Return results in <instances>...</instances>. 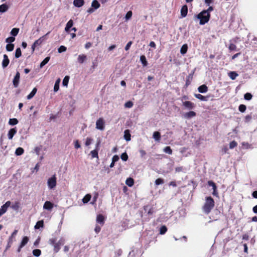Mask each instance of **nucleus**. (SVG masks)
<instances>
[{"label": "nucleus", "instance_id": "473e14b6", "mask_svg": "<svg viewBox=\"0 0 257 257\" xmlns=\"http://www.w3.org/2000/svg\"><path fill=\"white\" fill-rule=\"evenodd\" d=\"M50 57H46L44 60L43 61L40 63V67L41 68H42L44 66H45L46 64H47L48 63V62L50 60Z\"/></svg>", "mask_w": 257, "mask_h": 257}, {"label": "nucleus", "instance_id": "a19ab883", "mask_svg": "<svg viewBox=\"0 0 257 257\" xmlns=\"http://www.w3.org/2000/svg\"><path fill=\"white\" fill-rule=\"evenodd\" d=\"M19 32V28H13L11 31V34L13 36H16Z\"/></svg>", "mask_w": 257, "mask_h": 257}, {"label": "nucleus", "instance_id": "338daca9", "mask_svg": "<svg viewBox=\"0 0 257 257\" xmlns=\"http://www.w3.org/2000/svg\"><path fill=\"white\" fill-rule=\"evenodd\" d=\"M74 147L76 149H78V148H80L81 147V146L79 144V141L78 140H76L75 142H74Z\"/></svg>", "mask_w": 257, "mask_h": 257}, {"label": "nucleus", "instance_id": "f3484780", "mask_svg": "<svg viewBox=\"0 0 257 257\" xmlns=\"http://www.w3.org/2000/svg\"><path fill=\"white\" fill-rule=\"evenodd\" d=\"M194 96L202 101H208L209 95L203 96L200 94H195Z\"/></svg>", "mask_w": 257, "mask_h": 257}, {"label": "nucleus", "instance_id": "7c9ffc66", "mask_svg": "<svg viewBox=\"0 0 257 257\" xmlns=\"http://www.w3.org/2000/svg\"><path fill=\"white\" fill-rule=\"evenodd\" d=\"M100 6V4L96 0H94L92 2L91 7H93L94 9H98Z\"/></svg>", "mask_w": 257, "mask_h": 257}, {"label": "nucleus", "instance_id": "a878e982", "mask_svg": "<svg viewBox=\"0 0 257 257\" xmlns=\"http://www.w3.org/2000/svg\"><path fill=\"white\" fill-rule=\"evenodd\" d=\"M98 149H95L94 150H92L90 152V155L91 156L92 158H97L98 159Z\"/></svg>", "mask_w": 257, "mask_h": 257}, {"label": "nucleus", "instance_id": "13d9d810", "mask_svg": "<svg viewBox=\"0 0 257 257\" xmlns=\"http://www.w3.org/2000/svg\"><path fill=\"white\" fill-rule=\"evenodd\" d=\"M133 106V103L131 101H127L124 104V106L126 108H131Z\"/></svg>", "mask_w": 257, "mask_h": 257}, {"label": "nucleus", "instance_id": "de8ad7c7", "mask_svg": "<svg viewBox=\"0 0 257 257\" xmlns=\"http://www.w3.org/2000/svg\"><path fill=\"white\" fill-rule=\"evenodd\" d=\"M246 109V107L244 104H240L238 107V110L241 112H244Z\"/></svg>", "mask_w": 257, "mask_h": 257}, {"label": "nucleus", "instance_id": "7ed1b4c3", "mask_svg": "<svg viewBox=\"0 0 257 257\" xmlns=\"http://www.w3.org/2000/svg\"><path fill=\"white\" fill-rule=\"evenodd\" d=\"M210 16V14H207L202 11L196 15V17L200 20L199 24L200 25H203L209 21Z\"/></svg>", "mask_w": 257, "mask_h": 257}, {"label": "nucleus", "instance_id": "0eeeda50", "mask_svg": "<svg viewBox=\"0 0 257 257\" xmlns=\"http://www.w3.org/2000/svg\"><path fill=\"white\" fill-rule=\"evenodd\" d=\"M18 230H15L12 233L11 235L9 237L8 239V242L7 245L6 246V249H8L11 246L13 243V239L15 237V236L17 234Z\"/></svg>", "mask_w": 257, "mask_h": 257}, {"label": "nucleus", "instance_id": "f704fd0d", "mask_svg": "<svg viewBox=\"0 0 257 257\" xmlns=\"http://www.w3.org/2000/svg\"><path fill=\"white\" fill-rule=\"evenodd\" d=\"M126 184L129 187H132L134 184V180L133 178H129L126 180Z\"/></svg>", "mask_w": 257, "mask_h": 257}, {"label": "nucleus", "instance_id": "1a4fd4ad", "mask_svg": "<svg viewBox=\"0 0 257 257\" xmlns=\"http://www.w3.org/2000/svg\"><path fill=\"white\" fill-rule=\"evenodd\" d=\"M96 221L97 223H99L101 226H102L104 224L105 222L104 216L101 214L97 215Z\"/></svg>", "mask_w": 257, "mask_h": 257}, {"label": "nucleus", "instance_id": "864d4df0", "mask_svg": "<svg viewBox=\"0 0 257 257\" xmlns=\"http://www.w3.org/2000/svg\"><path fill=\"white\" fill-rule=\"evenodd\" d=\"M132 15L133 13L131 11L127 12L125 16V19H126V20L130 19L132 17Z\"/></svg>", "mask_w": 257, "mask_h": 257}, {"label": "nucleus", "instance_id": "052dcab7", "mask_svg": "<svg viewBox=\"0 0 257 257\" xmlns=\"http://www.w3.org/2000/svg\"><path fill=\"white\" fill-rule=\"evenodd\" d=\"M207 184L209 186H211L212 187L213 190L214 189L215 187H217L215 183L212 181H208L207 182Z\"/></svg>", "mask_w": 257, "mask_h": 257}, {"label": "nucleus", "instance_id": "c756f323", "mask_svg": "<svg viewBox=\"0 0 257 257\" xmlns=\"http://www.w3.org/2000/svg\"><path fill=\"white\" fill-rule=\"evenodd\" d=\"M29 238L27 236H24L20 243V247L24 246L28 242Z\"/></svg>", "mask_w": 257, "mask_h": 257}, {"label": "nucleus", "instance_id": "774afa93", "mask_svg": "<svg viewBox=\"0 0 257 257\" xmlns=\"http://www.w3.org/2000/svg\"><path fill=\"white\" fill-rule=\"evenodd\" d=\"M73 25V21L72 20H70L67 23L66 26L69 28H71Z\"/></svg>", "mask_w": 257, "mask_h": 257}, {"label": "nucleus", "instance_id": "ea45409f", "mask_svg": "<svg viewBox=\"0 0 257 257\" xmlns=\"http://www.w3.org/2000/svg\"><path fill=\"white\" fill-rule=\"evenodd\" d=\"M14 46H15L14 44H12V43L8 44L6 45V47L7 51H8L9 52L12 51L14 49Z\"/></svg>", "mask_w": 257, "mask_h": 257}, {"label": "nucleus", "instance_id": "9b49d317", "mask_svg": "<svg viewBox=\"0 0 257 257\" xmlns=\"http://www.w3.org/2000/svg\"><path fill=\"white\" fill-rule=\"evenodd\" d=\"M196 115V113L193 111H190L184 114L183 116L186 119H190L192 117H195Z\"/></svg>", "mask_w": 257, "mask_h": 257}, {"label": "nucleus", "instance_id": "c85d7f7f", "mask_svg": "<svg viewBox=\"0 0 257 257\" xmlns=\"http://www.w3.org/2000/svg\"><path fill=\"white\" fill-rule=\"evenodd\" d=\"M60 81H61L60 79L58 78L55 83L54 86V91L55 92L58 91L59 89V84H60Z\"/></svg>", "mask_w": 257, "mask_h": 257}, {"label": "nucleus", "instance_id": "423d86ee", "mask_svg": "<svg viewBox=\"0 0 257 257\" xmlns=\"http://www.w3.org/2000/svg\"><path fill=\"white\" fill-rule=\"evenodd\" d=\"M11 201H8L5 203V204L1 206L0 208V217L7 212L8 207L11 206Z\"/></svg>", "mask_w": 257, "mask_h": 257}, {"label": "nucleus", "instance_id": "3c124183", "mask_svg": "<svg viewBox=\"0 0 257 257\" xmlns=\"http://www.w3.org/2000/svg\"><path fill=\"white\" fill-rule=\"evenodd\" d=\"M237 145V143L235 141H231L229 143V148L231 149H233L234 148L236 147Z\"/></svg>", "mask_w": 257, "mask_h": 257}, {"label": "nucleus", "instance_id": "6ab92c4d", "mask_svg": "<svg viewBox=\"0 0 257 257\" xmlns=\"http://www.w3.org/2000/svg\"><path fill=\"white\" fill-rule=\"evenodd\" d=\"M84 4V0H74L73 5L78 8H80Z\"/></svg>", "mask_w": 257, "mask_h": 257}, {"label": "nucleus", "instance_id": "0e129e2a", "mask_svg": "<svg viewBox=\"0 0 257 257\" xmlns=\"http://www.w3.org/2000/svg\"><path fill=\"white\" fill-rule=\"evenodd\" d=\"M203 11L204 12V13H206L207 14H210L211 12L213 11V7L212 6H209L207 10Z\"/></svg>", "mask_w": 257, "mask_h": 257}, {"label": "nucleus", "instance_id": "f8f14e48", "mask_svg": "<svg viewBox=\"0 0 257 257\" xmlns=\"http://www.w3.org/2000/svg\"><path fill=\"white\" fill-rule=\"evenodd\" d=\"M181 16L182 18H184L187 15L188 13V7L185 5L182 6L181 9Z\"/></svg>", "mask_w": 257, "mask_h": 257}, {"label": "nucleus", "instance_id": "69168bd1", "mask_svg": "<svg viewBox=\"0 0 257 257\" xmlns=\"http://www.w3.org/2000/svg\"><path fill=\"white\" fill-rule=\"evenodd\" d=\"M132 44H133L132 41H129L127 43V44L126 45V46L125 47V48H124L125 50V51H128L130 49V48L131 45H132Z\"/></svg>", "mask_w": 257, "mask_h": 257}, {"label": "nucleus", "instance_id": "412c9836", "mask_svg": "<svg viewBox=\"0 0 257 257\" xmlns=\"http://www.w3.org/2000/svg\"><path fill=\"white\" fill-rule=\"evenodd\" d=\"M87 59L86 55L84 54L79 55L77 58V61L80 64H82Z\"/></svg>", "mask_w": 257, "mask_h": 257}, {"label": "nucleus", "instance_id": "c03bdc74", "mask_svg": "<svg viewBox=\"0 0 257 257\" xmlns=\"http://www.w3.org/2000/svg\"><path fill=\"white\" fill-rule=\"evenodd\" d=\"M69 80V76H66L63 80V82H62L63 85L64 86H67Z\"/></svg>", "mask_w": 257, "mask_h": 257}, {"label": "nucleus", "instance_id": "9d476101", "mask_svg": "<svg viewBox=\"0 0 257 257\" xmlns=\"http://www.w3.org/2000/svg\"><path fill=\"white\" fill-rule=\"evenodd\" d=\"M183 105L189 109H192L195 107V104L189 101L183 102Z\"/></svg>", "mask_w": 257, "mask_h": 257}, {"label": "nucleus", "instance_id": "bf43d9fd", "mask_svg": "<svg viewBox=\"0 0 257 257\" xmlns=\"http://www.w3.org/2000/svg\"><path fill=\"white\" fill-rule=\"evenodd\" d=\"M164 183V180L161 178L157 179L155 181V184L156 185H159L160 184H162Z\"/></svg>", "mask_w": 257, "mask_h": 257}, {"label": "nucleus", "instance_id": "a211bd4d", "mask_svg": "<svg viewBox=\"0 0 257 257\" xmlns=\"http://www.w3.org/2000/svg\"><path fill=\"white\" fill-rule=\"evenodd\" d=\"M193 74L194 72L189 74L188 76L187 77L185 84L186 86H188L191 84V81L193 79Z\"/></svg>", "mask_w": 257, "mask_h": 257}, {"label": "nucleus", "instance_id": "4468645a", "mask_svg": "<svg viewBox=\"0 0 257 257\" xmlns=\"http://www.w3.org/2000/svg\"><path fill=\"white\" fill-rule=\"evenodd\" d=\"M54 206V204L50 201H46L44 205H43V208L44 209L51 210Z\"/></svg>", "mask_w": 257, "mask_h": 257}, {"label": "nucleus", "instance_id": "4be33fe9", "mask_svg": "<svg viewBox=\"0 0 257 257\" xmlns=\"http://www.w3.org/2000/svg\"><path fill=\"white\" fill-rule=\"evenodd\" d=\"M124 138L126 141H129L131 139V135L130 130H126L124 132Z\"/></svg>", "mask_w": 257, "mask_h": 257}, {"label": "nucleus", "instance_id": "393cba45", "mask_svg": "<svg viewBox=\"0 0 257 257\" xmlns=\"http://www.w3.org/2000/svg\"><path fill=\"white\" fill-rule=\"evenodd\" d=\"M37 91V89L35 87L33 88L31 92L27 96V98L28 99H31L32 98L34 95L36 94V92Z\"/></svg>", "mask_w": 257, "mask_h": 257}, {"label": "nucleus", "instance_id": "4d7b16f0", "mask_svg": "<svg viewBox=\"0 0 257 257\" xmlns=\"http://www.w3.org/2000/svg\"><path fill=\"white\" fill-rule=\"evenodd\" d=\"M90 198L91 196L89 194H87L83 199V201L84 203H87L90 200Z\"/></svg>", "mask_w": 257, "mask_h": 257}, {"label": "nucleus", "instance_id": "09e8293b", "mask_svg": "<svg viewBox=\"0 0 257 257\" xmlns=\"http://www.w3.org/2000/svg\"><path fill=\"white\" fill-rule=\"evenodd\" d=\"M252 95L250 93H246L244 95L245 100H250L252 98Z\"/></svg>", "mask_w": 257, "mask_h": 257}, {"label": "nucleus", "instance_id": "dca6fc26", "mask_svg": "<svg viewBox=\"0 0 257 257\" xmlns=\"http://www.w3.org/2000/svg\"><path fill=\"white\" fill-rule=\"evenodd\" d=\"M17 130L16 127L11 128L9 130L8 134V138L10 140H12L14 135L17 133Z\"/></svg>", "mask_w": 257, "mask_h": 257}, {"label": "nucleus", "instance_id": "680f3d73", "mask_svg": "<svg viewBox=\"0 0 257 257\" xmlns=\"http://www.w3.org/2000/svg\"><path fill=\"white\" fill-rule=\"evenodd\" d=\"M228 49L230 51H233L236 49V46L232 43L230 44Z\"/></svg>", "mask_w": 257, "mask_h": 257}, {"label": "nucleus", "instance_id": "5701e85b", "mask_svg": "<svg viewBox=\"0 0 257 257\" xmlns=\"http://www.w3.org/2000/svg\"><path fill=\"white\" fill-rule=\"evenodd\" d=\"M9 9V6L6 4H4L0 5V13H5Z\"/></svg>", "mask_w": 257, "mask_h": 257}, {"label": "nucleus", "instance_id": "2f4dec72", "mask_svg": "<svg viewBox=\"0 0 257 257\" xmlns=\"http://www.w3.org/2000/svg\"><path fill=\"white\" fill-rule=\"evenodd\" d=\"M140 61H141L143 65L144 66H147V65H148V62H147V61L146 60V58L145 57V56L144 55H142L141 57H140Z\"/></svg>", "mask_w": 257, "mask_h": 257}, {"label": "nucleus", "instance_id": "603ef678", "mask_svg": "<svg viewBox=\"0 0 257 257\" xmlns=\"http://www.w3.org/2000/svg\"><path fill=\"white\" fill-rule=\"evenodd\" d=\"M93 139L91 138L87 137L85 142V146H89L92 142Z\"/></svg>", "mask_w": 257, "mask_h": 257}, {"label": "nucleus", "instance_id": "5fc2aeb1", "mask_svg": "<svg viewBox=\"0 0 257 257\" xmlns=\"http://www.w3.org/2000/svg\"><path fill=\"white\" fill-rule=\"evenodd\" d=\"M121 159L124 161H126L128 159V155L127 154H126V153H123L121 154Z\"/></svg>", "mask_w": 257, "mask_h": 257}, {"label": "nucleus", "instance_id": "72a5a7b5", "mask_svg": "<svg viewBox=\"0 0 257 257\" xmlns=\"http://www.w3.org/2000/svg\"><path fill=\"white\" fill-rule=\"evenodd\" d=\"M24 150L21 147H19L16 149L15 151V154L17 156H20L22 155L24 153Z\"/></svg>", "mask_w": 257, "mask_h": 257}, {"label": "nucleus", "instance_id": "58836bf2", "mask_svg": "<svg viewBox=\"0 0 257 257\" xmlns=\"http://www.w3.org/2000/svg\"><path fill=\"white\" fill-rule=\"evenodd\" d=\"M18 120L17 118H10L9 121V123L11 125H14L18 123Z\"/></svg>", "mask_w": 257, "mask_h": 257}, {"label": "nucleus", "instance_id": "cd10ccee", "mask_svg": "<svg viewBox=\"0 0 257 257\" xmlns=\"http://www.w3.org/2000/svg\"><path fill=\"white\" fill-rule=\"evenodd\" d=\"M188 46L187 44H184L181 48L180 53L182 55H184L187 52Z\"/></svg>", "mask_w": 257, "mask_h": 257}, {"label": "nucleus", "instance_id": "f03ea898", "mask_svg": "<svg viewBox=\"0 0 257 257\" xmlns=\"http://www.w3.org/2000/svg\"><path fill=\"white\" fill-rule=\"evenodd\" d=\"M56 238H51L49 240V243L50 244L54 246V251L55 253H57L61 248V246L64 244L65 240L63 238H61L58 242H56Z\"/></svg>", "mask_w": 257, "mask_h": 257}, {"label": "nucleus", "instance_id": "e2e57ef3", "mask_svg": "<svg viewBox=\"0 0 257 257\" xmlns=\"http://www.w3.org/2000/svg\"><path fill=\"white\" fill-rule=\"evenodd\" d=\"M101 226L98 225L97 224L96 225L95 227L94 228V231L96 233H98L101 230Z\"/></svg>", "mask_w": 257, "mask_h": 257}, {"label": "nucleus", "instance_id": "20e7f679", "mask_svg": "<svg viewBox=\"0 0 257 257\" xmlns=\"http://www.w3.org/2000/svg\"><path fill=\"white\" fill-rule=\"evenodd\" d=\"M47 183L49 189H53L56 187L57 180L55 175L48 180Z\"/></svg>", "mask_w": 257, "mask_h": 257}, {"label": "nucleus", "instance_id": "f257e3e1", "mask_svg": "<svg viewBox=\"0 0 257 257\" xmlns=\"http://www.w3.org/2000/svg\"><path fill=\"white\" fill-rule=\"evenodd\" d=\"M215 202L213 199L210 197L205 198V202L202 207V210L204 213L208 214L214 208Z\"/></svg>", "mask_w": 257, "mask_h": 257}, {"label": "nucleus", "instance_id": "49530a36", "mask_svg": "<svg viewBox=\"0 0 257 257\" xmlns=\"http://www.w3.org/2000/svg\"><path fill=\"white\" fill-rule=\"evenodd\" d=\"M11 207L15 210H18L20 207V203L18 201L16 202L14 204L12 205Z\"/></svg>", "mask_w": 257, "mask_h": 257}, {"label": "nucleus", "instance_id": "8fccbe9b", "mask_svg": "<svg viewBox=\"0 0 257 257\" xmlns=\"http://www.w3.org/2000/svg\"><path fill=\"white\" fill-rule=\"evenodd\" d=\"M15 38L14 37H9L6 39V42L9 44L14 42Z\"/></svg>", "mask_w": 257, "mask_h": 257}, {"label": "nucleus", "instance_id": "bb28decb", "mask_svg": "<svg viewBox=\"0 0 257 257\" xmlns=\"http://www.w3.org/2000/svg\"><path fill=\"white\" fill-rule=\"evenodd\" d=\"M238 75V74L235 71H231L228 73V76L232 80H235Z\"/></svg>", "mask_w": 257, "mask_h": 257}, {"label": "nucleus", "instance_id": "39448f33", "mask_svg": "<svg viewBox=\"0 0 257 257\" xmlns=\"http://www.w3.org/2000/svg\"><path fill=\"white\" fill-rule=\"evenodd\" d=\"M105 128V122L102 118H99L96 122V128L103 131Z\"/></svg>", "mask_w": 257, "mask_h": 257}, {"label": "nucleus", "instance_id": "e433bc0d", "mask_svg": "<svg viewBox=\"0 0 257 257\" xmlns=\"http://www.w3.org/2000/svg\"><path fill=\"white\" fill-rule=\"evenodd\" d=\"M22 55V52L20 48H18L16 50L15 57L16 58H19Z\"/></svg>", "mask_w": 257, "mask_h": 257}, {"label": "nucleus", "instance_id": "37998d69", "mask_svg": "<svg viewBox=\"0 0 257 257\" xmlns=\"http://www.w3.org/2000/svg\"><path fill=\"white\" fill-rule=\"evenodd\" d=\"M33 254L34 255L38 257L41 254V251L39 249H35L33 250Z\"/></svg>", "mask_w": 257, "mask_h": 257}, {"label": "nucleus", "instance_id": "4c0bfd02", "mask_svg": "<svg viewBox=\"0 0 257 257\" xmlns=\"http://www.w3.org/2000/svg\"><path fill=\"white\" fill-rule=\"evenodd\" d=\"M44 226V221L43 220H40V221H38L36 224L35 225V229H39L40 228V227H43Z\"/></svg>", "mask_w": 257, "mask_h": 257}, {"label": "nucleus", "instance_id": "b1692460", "mask_svg": "<svg viewBox=\"0 0 257 257\" xmlns=\"http://www.w3.org/2000/svg\"><path fill=\"white\" fill-rule=\"evenodd\" d=\"M144 210L145 211H147V214L148 215H152L154 213V210L152 207H150L149 205L145 206L144 207Z\"/></svg>", "mask_w": 257, "mask_h": 257}, {"label": "nucleus", "instance_id": "6e6d98bb", "mask_svg": "<svg viewBox=\"0 0 257 257\" xmlns=\"http://www.w3.org/2000/svg\"><path fill=\"white\" fill-rule=\"evenodd\" d=\"M67 50V48L64 46H61L58 49V51L59 53H61L64 52H65Z\"/></svg>", "mask_w": 257, "mask_h": 257}, {"label": "nucleus", "instance_id": "a18cd8bd", "mask_svg": "<svg viewBox=\"0 0 257 257\" xmlns=\"http://www.w3.org/2000/svg\"><path fill=\"white\" fill-rule=\"evenodd\" d=\"M164 151L167 154L169 155H171L172 154V150L170 147L167 146L164 148Z\"/></svg>", "mask_w": 257, "mask_h": 257}, {"label": "nucleus", "instance_id": "79ce46f5", "mask_svg": "<svg viewBox=\"0 0 257 257\" xmlns=\"http://www.w3.org/2000/svg\"><path fill=\"white\" fill-rule=\"evenodd\" d=\"M167 231V228L165 225H163L160 229V234H164Z\"/></svg>", "mask_w": 257, "mask_h": 257}, {"label": "nucleus", "instance_id": "aec40b11", "mask_svg": "<svg viewBox=\"0 0 257 257\" xmlns=\"http://www.w3.org/2000/svg\"><path fill=\"white\" fill-rule=\"evenodd\" d=\"M198 90L200 93H205L208 91V87L206 85L203 84L198 88Z\"/></svg>", "mask_w": 257, "mask_h": 257}, {"label": "nucleus", "instance_id": "6e6552de", "mask_svg": "<svg viewBox=\"0 0 257 257\" xmlns=\"http://www.w3.org/2000/svg\"><path fill=\"white\" fill-rule=\"evenodd\" d=\"M20 73L19 72L17 71L16 75L15 76L13 80V83L14 85V86L15 88H17L18 87L20 82Z\"/></svg>", "mask_w": 257, "mask_h": 257}, {"label": "nucleus", "instance_id": "c9c22d12", "mask_svg": "<svg viewBox=\"0 0 257 257\" xmlns=\"http://www.w3.org/2000/svg\"><path fill=\"white\" fill-rule=\"evenodd\" d=\"M153 138L156 141H159L161 139V134L159 132H155L153 133Z\"/></svg>", "mask_w": 257, "mask_h": 257}, {"label": "nucleus", "instance_id": "ddd939ff", "mask_svg": "<svg viewBox=\"0 0 257 257\" xmlns=\"http://www.w3.org/2000/svg\"><path fill=\"white\" fill-rule=\"evenodd\" d=\"M3 60L2 61V66L4 68H6L9 63H10V60L8 58V56L6 54H4L3 56Z\"/></svg>", "mask_w": 257, "mask_h": 257}, {"label": "nucleus", "instance_id": "2eb2a0df", "mask_svg": "<svg viewBox=\"0 0 257 257\" xmlns=\"http://www.w3.org/2000/svg\"><path fill=\"white\" fill-rule=\"evenodd\" d=\"M49 33L50 32H48L45 35H44L42 37H40L39 39L36 40L34 43V45H35L37 47L41 45L43 43V41L44 40L45 36L48 35Z\"/></svg>", "mask_w": 257, "mask_h": 257}]
</instances>
